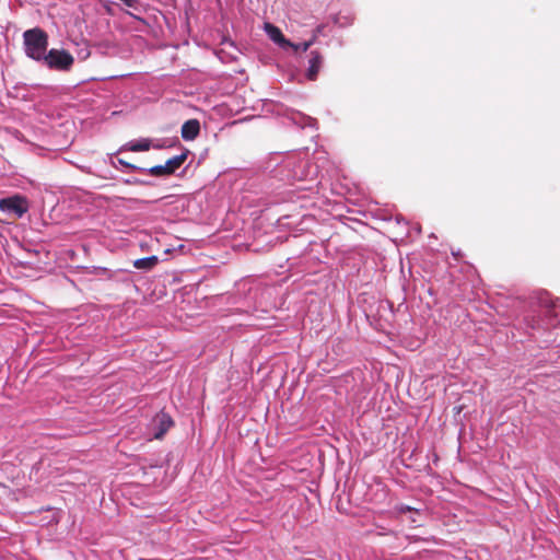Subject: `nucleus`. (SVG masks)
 <instances>
[{
  "label": "nucleus",
  "mask_w": 560,
  "mask_h": 560,
  "mask_svg": "<svg viewBox=\"0 0 560 560\" xmlns=\"http://www.w3.org/2000/svg\"><path fill=\"white\" fill-rule=\"evenodd\" d=\"M265 31L269 38L278 44L282 48H289V46H293V43L288 40L282 34L281 30L271 23L265 24Z\"/></svg>",
  "instance_id": "nucleus-8"
},
{
  "label": "nucleus",
  "mask_w": 560,
  "mask_h": 560,
  "mask_svg": "<svg viewBox=\"0 0 560 560\" xmlns=\"http://www.w3.org/2000/svg\"><path fill=\"white\" fill-rule=\"evenodd\" d=\"M453 255L458 258L459 257V253H453Z\"/></svg>",
  "instance_id": "nucleus-16"
},
{
  "label": "nucleus",
  "mask_w": 560,
  "mask_h": 560,
  "mask_svg": "<svg viewBox=\"0 0 560 560\" xmlns=\"http://www.w3.org/2000/svg\"><path fill=\"white\" fill-rule=\"evenodd\" d=\"M188 152H184L179 155H175L166 161L164 165H155L148 170V173L152 176H165L175 173L184 162L186 161Z\"/></svg>",
  "instance_id": "nucleus-3"
},
{
  "label": "nucleus",
  "mask_w": 560,
  "mask_h": 560,
  "mask_svg": "<svg viewBox=\"0 0 560 560\" xmlns=\"http://www.w3.org/2000/svg\"><path fill=\"white\" fill-rule=\"evenodd\" d=\"M541 304L545 308L548 325L551 327L558 326L560 324V300L546 299L541 300Z\"/></svg>",
  "instance_id": "nucleus-6"
},
{
  "label": "nucleus",
  "mask_w": 560,
  "mask_h": 560,
  "mask_svg": "<svg viewBox=\"0 0 560 560\" xmlns=\"http://www.w3.org/2000/svg\"><path fill=\"white\" fill-rule=\"evenodd\" d=\"M200 132V122L197 119H189L182 126L180 136L186 141L195 140Z\"/></svg>",
  "instance_id": "nucleus-9"
},
{
  "label": "nucleus",
  "mask_w": 560,
  "mask_h": 560,
  "mask_svg": "<svg viewBox=\"0 0 560 560\" xmlns=\"http://www.w3.org/2000/svg\"><path fill=\"white\" fill-rule=\"evenodd\" d=\"M314 38L310 39V40H305L303 43H300V44H293V46H289L290 48H293L294 51H306L313 44H314Z\"/></svg>",
  "instance_id": "nucleus-12"
},
{
  "label": "nucleus",
  "mask_w": 560,
  "mask_h": 560,
  "mask_svg": "<svg viewBox=\"0 0 560 560\" xmlns=\"http://www.w3.org/2000/svg\"><path fill=\"white\" fill-rule=\"evenodd\" d=\"M150 147L151 141L149 139H142L140 141L128 143V149L132 152L148 151Z\"/></svg>",
  "instance_id": "nucleus-11"
},
{
  "label": "nucleus",
  "mask_w": 560,
  "mask_h": 560,
  "mask_svg": "<svg viewBox=\"0 0 560 560\" xmlns=\"http://www.w3.org/2000/svg\"><path fill=\"white\" fill-rule=\"evenodd\" d=\"M51 69L69 70L73 65V57L66 50L51 49L43 59Z\"/></svg>",
  "instance_id": "nucleus-2"
},
{
  "label": "nucleus",
  "mask_w": 560,
  "mask_h": 560,
  "mask_svg": "<svg viewBox=\"0 0 560 560\" xmlns=\"http://www.w3.org/2000/svg\"><path fill=\"white\" fill-rule=\"evenodd\" d=\"M0 210L14 213L18 218H21L28 210V203L26 198L15 195L8 198L0 199Z\"/></svg>",
  "instance_id": "nucleus-4"
},
{
  "label": "nucleus",
  "mask_w": 560,
  "mask_h": 560,
  "mask_svg": "<svg viewBox=\"0 0 560 560\" xmlns=\"http://www.w3.org/2000/svg\"><path fill=\"white\" fill-rule=\"evenodd\" d=\"M158 262L159 259L156 256H149L135 260L133 267L137 269L151 270L156 266Z\"/></svg>",
  "instance_id": "nucleus-10"
},
{
  "label": "nucleus",
  "mask_w": 560,
  "mask_h": 560,
  "mask_svg": "<svg viewBox=\"0 0 560 560\" xmlns=\"http://www.w3.org/2000/svg\"><path fill=\"white\" fill-rule=\"evenodd\" d=\"M174 425V421L172 417L164 412L160 411L155 415V417L152 419V427H153V436L156 440L163 439V436L166 434V432Z\"/></svg>",
  "instance_id": "nucleus-5"
},
{
  "label": "nucleus",
  "mask_w": 560,
  "mask_h": 560,
  "mask_svg": "<svg viewBox=\"0 0 560 560\" xmlns=\"http://www.w3.org/2000/svg\"><path fill=\"white\" fill-rule=\"evenodd\" d=\"M324 65V56L317 50H312L308 55V67L306 69V78L310 81H315Z\"/></svg>",
  "instance_id": "nucleus-7"
},
{
  "label": "nucleus",
  "mask_w": 560,
  "mask_h": 560,
  "mask_svg": "<svg viewBox=\"0 0 560 560\" xmlns=\"http://www.w3.org/2000/svg\"><path fill=\"white\" fill-rule=\"evenodd\" d=\"M118 163L127 168H130V170H140V167L125 161L124 159H118ZM141 171H144L143 168H141Z\"/></svg>",
  "instance_id": "nucleus-13"
},
{
  "label": "nucleus",
  "mask_w": 560,
  "mask_h": 560,
  "mask_svg": "<svg viewBox=\"0 0 560 560\" xmlns=\"http://www.w3.org/2000/svg\"><path fill=\"white\" fill-rule=\"evenodd\" d=\"M124 183L127 185H145V184H148L147 182L140 180L138 178H127L124 180Z\"/></svg>",
  "instance_id": "nucleus-14"
},
{
  "label": "nucleus",
  "mask_w": 560,
  "mask_h": 560,
  "mask_svg": "<svg viewBox=\"0 0 560 560\" xmlns=\"http://www.w3.org/2000/svg\"><path fill=\"white\" fill-rule=\"evenodd\" d=\"M24 46L26 55L35 60H42L45 58L48 36L45 31L39 27L27 30L23 34Z\"/></svg>",
  "instance_id": "nucleus-1"
},
{
  "label": "nucleus",
  "mask_w": 560,
  "mask_h": 560,
  "mask_svg": "<svg viewBox=\"0 0 560 560\" xmlns=\"http://www.w3.org/2000/svg\"><path fill=\"white\" fill-rule=\"evenodd\" d=\"M410 511H412V509H411L410 506H407V505H406V506H405V505H401V506L399 508V512H401V513L410 512Z\"/></svg>",
  "instance_id": "nucleus-15"
}]
</instances>
